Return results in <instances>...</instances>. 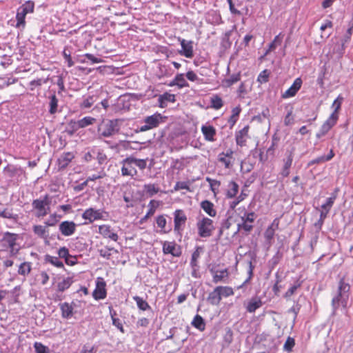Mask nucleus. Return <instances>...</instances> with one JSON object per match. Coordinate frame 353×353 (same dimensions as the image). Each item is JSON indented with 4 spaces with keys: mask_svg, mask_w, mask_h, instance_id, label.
Instances as JSON below:
<instances>
[{
    "mask_svg": "<svg viewBox=\"0 0 353 353\" xmlns=\"http://www.w3.org/2000/svg\"><path fill=\"white\" fill-rule=\"evenodd\" d=\"M217 290L220 292L221 297H228L234 294L232 288L228 286H217Z\"/></svg>",
    "mask_w": 353,
    "mask_h": 353,
    "instance_id": "47",
    "label": "nucleus"
},
{
    "mask_svg": "<svg viewBox=\"0 0 353 353\" xmlns=\"http://www.w3.org/2000/svg\"><path fill=\"white\" fill-rule=\"evenodd\" d=\"M61 218L60 215L52 214L49 216V219L45 222L47 226H54Z\"/></svg>",
    "mask_w": 353,
    "mask_h": 353,
    "instance_id": "57",
    "label": "nucleus"
},
{
    "mask_svg": "<svg viewBox=\"0 0 353 353\" xmlns=\"http://www.w3.org/2000/svg\"><path fill=\"white\" fill-rule=\"evenodd\" d=\"M256 218V214L254 212H245L241 216V223H238V230H243L245 232H250L254 228L253 223Z\"/></svg>",
    "mask_w": 353,
    "mask_h": 353,
    "instance_id": "6",
    "label": "nucleus"
},
{
    "mask_svg": "<svg viewBox=\"0 0 353 353\" xmlns=\"http://www.w3.org/2000/svg\"><path fill=\"white\" fill-rule=\"evenodd\" d=\"M232 32L228 31L226 32L222 37L221 45L225 49L229 48L231 46V41L230 40V37Z\"/></svg>",
    "mask_w": 353,
    "mask_h": 353,
    "instance_id": "49",
    "label": "nucleus"
},
{
    "mask_svg": "<svg viewBox=\"0 0 353 353\" xmlns=\"http://www.w3.org/2000/svg\"><path fill=\"white\" fill-rule=\"evenodd\" d=\"M133 299L135 301L137 307H139V310L145 311L151 309V307L148 303V302L143 300L141 297L139 296H135L133 297Z\"/></svg>",
    "mask_w": 353,
    "mask_h": 353,
    "instance_id": "39",
    "label": "nucleus"
},
{
    "mask_svg": "<svg viewBox=\"0 0 353 353\" xmlns=\"http://www.w3.org/2000/svg\"><path fill=\"white\" fill-rule=\"evenodd\" d=\"M295 345L294 339L291 337H288L284 343L283 349L285 351L290 352L292 351L293 347Z\"/></svg>",
    "mask_w": 353,
    "mask_h": 353,
    "instance_id": "63",
    "label": "nucleus"
},
{
    "mask_svg": "<svg viewBox=\"0 0 353 353\" xmlns=\"http://www.w3.org/2000/svg\"><path fill=\"white\" fill-rule=\"evenodd\" d=\"M163 117L159 113H155L151 116L146 117L144 119V125L139 128L140 132H145L152 128H157L163 122Z\"/></svg>",
    "mask_w": 353,
    "mask_h": 353,
    "instance_id": "7",
    "label": "nucleus"
},
{
    "mask_svg": "<svg viewBox=\"0 0 353 353\" xmlns=\"http://www.w3.org/2000/svg\"><path fill=\"white\" fill-rule=\"evenodd\" d=\"M34 3L32 1H28L22 6H21L17 12L16 19H17V28H23L26 25V16L28 13H32L34 11Z\"/></svg>",
    "mask_w": 353,
    "mask_h": 353,
    "instance_id": "5",
    "label": "nucleus"
},
{
    "mask_svg": "<svg viewBox=\"0 0 353 353\" xmlns=\"http://www.w3.org/2000/svg\"><path fill=\"white\" fill-rule=\"evenodd\" d=\"M119 130L118 120L110 119L103 121L98 126L99 137H110L117 134Z\"/></svg>",
    "mask_w": 353,
    "mask_h": 353,
    "instance_id": "2",
    "label": "nucleus"
},
{
    "mask_svg": "<svg viewBox=\"0 0 353 353\" xmlns=\"http://www.w3.org/2000/svg\"><path fill=\"white\" fill-rule=\"evenodd\" d=\"M350 290V285L345 283L343 279H341L338 286L337 294L332 300V314L333 316L336 315V310L339 306H342L343 308L347 307Z\"/></svg>",
    "mask_w": 353,
    "mask_h": 353,
    "instance_id": "1",
    "label": "nucleus"
},
{
    "mask_svg": "<svg viewBox=\"0 0 353 353\" xmlns=\"http://www.w3.org/2000/svg\"><path fill=\"white\" fill-rule=\"evenodd\" d=\"M206 181L209 183L210 190L216 194L218 192L219 186L221 185V182L216 179H212L210 177L206 178Z\"/></svg>",
    "mask_w": 353,
    "mask_h": 353,
    "instance_id": "48",
    "label": "nucleus"
},
{
    "mask_svg": "<svg viewBox=\"0 0 353 353\" xmlns=\"http://www.w3.org/2000/svg\"><path fill=\"white\" fill-rule=\"evenodd\" d=\"M34 347L36 353H49L48 348L41 343H34Z\"/></svg>",
    "mask_w": 353,
    "mask_h": 353,
    "instance_id": "60",
    "label": "nucleus"
},
{
    "mask_svg": "<svg viewBox=\"0 0 353 353\" xmlns=\"http://www.w3.org/2000/svg\"><path fill=\"white\" fill-rule=\"evenodd\" d=\"M218 160L224 165L225 168H230L232 165V160L231 159L225 157L221 154H219Z\"/></svg>",
    "mask_w": 353,
    "mask_h": 353,
    "instance_id": "58",
    "label": "nucleus"
},
{
    "mask_svg": "<svg viewBox=\"0 0 353 353\" xmlns=\"http://www.w3.org/2000/svg\"><path fill=\"white\" fill-rule=\"evenodd\" d=\"M201 132L205 140L208 141H214L216 135V130L212 125H203Z\"/></svg>",
    "mask_w": 353,
    "mask_h": 353,
    "instance_id": "26",
    "label": "nucleus"
},
{
    "mask_svg": "<svg viewBox=\"0 0 353 353\" xmlns=\"http://www.w3.org/2000/svg\"><path fill=\"white\" fill-rule=\"evenodd\" d=\"M48 99H49L48 112L50 114H54L59 111V99L54 92L48 97Z\"/></svg>",
    "mask_w": 353,
    "mask_h": 353,
    "instance_id": "25",
    "label": "nucleus"
},
{
    "mask_svg": "<svg viewBox=\"0 0 353 353\" xmlns=\"http://www.w3.org/2000/svg\"><path fill=\"white\" fill-rule=\"evenodd\" d=\"M249 126H245L236 134V142L238 145L243 146L245 145L247 137H248Z\"/></svg>",
    "mask_w": 353,
    "mask_h": 353,
    "instance_id": "24",
    "label": "nucleus"
},
{
    "mask_svg": "<svg viewBox=\"0 0 353 353\" xmlns=\"http://www.w3.org/2000/svg\"><path fill=\"white\" fill-rule=\"evenodd\" d=\"M79 129H80V126H79L78 121L71 120L68 124V128L65 132L71 136Z\"/></svg>",
    "mask_w": 353,
    "mask_h": 353,
    "instance_id": "43",
    "label": "nucleus"
},
{
    "mask_svg": "<svg viewBox=\"0 0 353 353\" xmlns=\"http://www.w3.org/2000/svg\"><path fill=\"white\" fill-rule=\"evenodd\" d=\"M59 305L61 311V316L65 319H70L74 314V306L75 305V303L74 302H72L71 303L65 302L61 303Z\"/></svg>",
    "mask_w": 353,
    "mask_h": 353,
    "instance_id": "17",
    "label": "nucleus"
},
{
    "mask_svg": "<svg viewBox=\"0 0 353 353\" xmlns=\"http://www.w3.org/2000/svg\"><path fill=\"white\" fill-rule=\"evenodd\" d=\"M336 196L335 194H333L332 196L327 198L325 203L321 205V209L330 211L336 200Z\"/></svg>",
    "mask_w": 353,
    "mask_h": 353,
    "instance_id": "51",
    "label": "nucleus"
},
{
    "mask_svg": "<svg viewBox=\"0 0 353 353\" xmlns=\"http://www.w3.org/2000/svg\"><path fill=\"white\" fill-rule=\"evenodd\" d=\"M175 81L178 83L177 86L180 88L188 87L189 85L184 78L183 74H177L175 77Z\"/></svg>",
    "mask_w": 353,
    "mask_h": 353,
    "instance_id": "52",
    "label": "nucleus"
},
{
    "mask_svg": "<svg viewBox=\"0 0 353 353\" xmlns=\"http://www.w3.org/2000/svg\"><path fill=\"white\" fill-rule=\"evenodd\" d=\"M192 325L200 331H203L205 328V323L203 319L199 314L196 315L192 322Z\"/></svg>",
    "mask_w": 353,
    "mask_h": 353,
    "instance_id": "36",
    "label": "nucleus"
},
{
    "mask_svg": "<svg viewBox=\"0 0 353 353\" xmlns=\"http://www.w3.org/2000/svg\"><path fill=\"white\" fill-rule=\"evenodd\" d=\"M77 229V224L72 221H62L59 225V230L62 235L70 236L74 234Z\"/></svg>",
    "mask_w": 353,
    "mask_h": 353,
    "instance_id": "12",
    "label": "nucleus"
},
{
    "mask_svg": "<svg viewBox=\"0 0 353 353\" xmlns=\"http://www.w3.org/2000/svg\"><path fill=\"white\" fill-rule=\"evenodd\" d=\"M180 190H187L190 191L189 182L188 181H178L176 183L174 190L178 191Z\"/></svg>",
    "mask_w": 353,
    "mask_h": 353,
    "instance_id": "59",
    "label": "nucleus"
},
{
    "mask_svg": "<svg viewBox=\"0 0 353 353\" xmlns=\"http://www.w3.org/2000/svg\"><path fill=\"white\" fill-rule=\"evenodd\" d=\"M275 233L274 229L272 228H268L265 232H264V237L265 239V241L271 244V241L274 238Z\"/></svg>",
    "mask_w": 353,
    "mask_h": 353,
    "instance_id": "56",
    "label": "nucleus"
},
{
    "mask_svg": "<svg viewBox=\"0 0 353 353\" xmlns=\"http://www.w3.org/2000/svg\"><path fill=\"white\" fill-rule=\"evenodd\" d=\"M158 205H159L158 201H156L154 200H151L148 204L149 210H148V212L146 213V214L145 215V216L143 218V220H145L150 216H152L154 214V212L156 211V208L158 207Z\"/></svg>",
    "mask_w": 353,
    "mask_h": 353,
    "instance_id": "45",
    "label": "nucleus"
},
{
    "mask_svg": "<svg viewBox=\"0 0 353 353\" xmlns=\"http://www.w3.org/2000/svg\"><path fill=\"white\" fill-rule=\"evenodd\" d=\"M97 99L98 97L96 95L88 96V97L84 98L80 104V107L81 108H89L94 103V102L97 101Z\"/></svg>",
    "mask_w": 353,
    "mask_h": 353,
    "instance_id": "38",
    "label": "nucleus"
},
{
    "mask_svg": "<svg viewBox=\"0 0 353 353\" xmlns=\"http://www.w3.org/2000/svg\"><path fill=\"white\" fill-rule=\"evenodd\" d=\"M163 252L165 254H170L173 256L179 257L181 255V250L175 242L165 241L163 243Z\"/></svg>",
    "mask_w": 353,
    "mask_h": 353,
    "instance_id": "13",
    "label": "nucleus"
},
{
    "mask_svg": "<svg viewBox=\"0 0 353 353\" xmlns=\"http://www.w3.org/2000/svg\"><path fill=\"white\" fill-rule=\"evenodd\" d=\"M63 56L65 61L67 63L68 67L70 68L74 65V61L72 60L71 52L67 48H65L63 51Z\"/></svg>",
    "mask_w": 353,
    "mask_h": 353,
    "instance_id": "53",
    "label": "nucleus"
},
{
    "mask_svg": "<svg viewBox=\"0 0 353 353\" xmlns=\"http://www.w3.org/2000/svg\"><path fill=\"white\" fill-rule=\"evenodd\" d=\"M284 164L280 174L283 177H287L290 174V168L293 161V152H289L285 159H283Z\"/></svg>",
    "mask_w": 353,
    "mask_h": 353,
    "instance_id": "22",
    "label": "nucleus"
},
{
    "mask_svg": "<svg viewBox=\"0 0 353 353\" xmlns=\"http://www.w3.org/2000/svg\"><path fill=\"white\" fill-rule=\"evenodd\" d=\"M18 239L19 234H17L6 232L3 234L2 241L10 248V252L12 255L16 254L19 251V248H16V242Z\"/></svg>",
    "mask_w": 353,
    "mask_h": 353,
    "instance_id": "9",
    "label": "nucleus"
},
{
    "mask_svg": "<svg viewBox=\"0 0 353 353\" xmlns=\"http://www.w3.org/2000/svg\"><path fill=\"white\" fill-rule=\"evenodd\" d=\"M109 309H110V314L112 318L113 325L117 327L122 333H124L125 332L124 328H123V324H122L121 320L115 317V316L117 314L116 312L112 309V307H110Z\"/></svg>",
    "mask_w": 353,
    "mask_h": 353,
    "instance_id": "32",
    "label": "nucleus"
},
{
    "mask_svg": "<svg viewBox=\"0 0 353 353\" xmlns=\"http://www.w3.org/2000/svg\"><path fill=\"white\" fill-rule=\"evenodd\" d=\"M211 272L214 274L213 282L215 283L220 282L227 275L226 270L216 272L211 270Z\"/></svg>",
    "mask_w": 353,
    "mask_h": 353,
    "instance_id": "50",
    "label": "nucleus"
},
{
    "mask_svg": "<svg viewBox=\"0 0 353 353\" xmlns=\"http://www.w3.org/2000/svg\"><path fill=\"white\" fill-rule=\"evenodd\" d=\"M302 85V80L301 78H296L292 85L283 94L282 97L284 99L290 98L295 96L296 92L300 90Z\"/></svg>",
    "mask_w": 353,
    "mask_h": 353,
    "instance_id": "15",
    "label": "nucleus"
},
{
    "mask_svg": "<svg viewBox=\"0 0 353 353\" xmlns=\"http://www.w3.org/2000/svg\"><path fill=\"white\" fill-rule=\"evenodd\" d=\"M301 283L299 281H296L293 285H292L288 291L285 292L284 296L285 298H289L292 296L296 291V290L300 288Z\"/></svg>",
    "mask_w": 353,
    "mask_h": 353,
    "instance_id": "55",
    "label": "nucleus"
},
{
    "mask_svg": "<svg viewBox=\"0 0 353 353\" xmlns=\"http://www.w3.org/2000/svg\"><path fill=\"white\" fill-rule=\"evenodd\" d=\"M33 232L36 235L43 239H46L48 236V230L46 227L41 225H34Z\"/></svg>",
    "mask_w": 353,
    "mask_h": 353,
    "instance_id": "33",
    "label": "nucleus"
},
{
    "mask_svg": "<svg viewBox=\"0 0 353 353\" xmlns=\"http://www.w3.org/2000/svg\"><path fill=\"white\" fill-rule=\"evenodd\" d=\"M143 190L148 196H152L159 192V188L154 183H148L143 185Z\"/></svg>",
    "mask_w": 353,
    "mask_h": 353,
    "instance_id": "34",
    "label": "nucleus"
},
{
    "mask_svg": "<svg viewBox=\"0 0 353 353\" xmlns=\"http://www.w3.org/2000/svg\"><path fill=\"white\" fill-rule=\"evenodd\" d=\"M343 101V98L339 95L333 102L332 108H334V112L332 113L338 114V111L341 108V103Z\"/></svg>",
    "mask_w": 353,
    "mask_h": 353,
    "instance_id": "61",
    "label": "nucleus"
},
{
    "mask_svg": "<svg viewBox=\"0 0 353 353\" xmlns=\"http://www.w3.org/2000/svg\"><path fill=\"white\" fill-rule=\"evenodd\" d=\"M4 172L10 178L19 177L23 173V170L21 167L14 165H8L5 168Z\"/></svg>",
    "mask_w": 353,
    "mask_h": 353,
    "instance_id": "21",
    "label": "nucleus"
},
{
    "mask_svg": "<svg viewBox=\"0 0 353 353\" xmlns=\"http://www.w3.org/2000/svg\"><path fill=\"white\" fill-rule=\"evenodd\" d=\"M269 73L267 70H263L258 76L257 81L260 83H264L268 81Z\"/></svg>",
    "mask_w": 353,
    "mask_h": 353,
    "instance_id": "64",
    "label": "nucleus"
},
{
    "mask_svg": "<svg viewBox=\"0 0 353 353\" xmlns=\"http://www.w3.org/2000/svg\"><path fill=\"white\" fill-rule=\"evenodd\" d=\"M244 305L247 312L253 313L262 306L263 302L260 297L254 296L248 300Z\"/></svg>",
    "mask_w": 353,
    "mask_h": 353,
    "instance_id": "16",
    "label": "nucleus"
},
{
    "mask_svg": "<svg viewBox=\"0 0 353 353\" xmlns=\"http://www.w3.org/2000/svg\"><path fill=\"white\" fill-rule=\"evenodd\" d=\"M96 119L92 117H85L83 119L78 121L79 126L80 128H85L88 125H92L96 121Z\"/></svg>",
    "mask_w": 353,
    "mask_h": 353,
    "instance_id": "44",
    "label": "nucleus"
},
{
    "mask_svg": "<svg viewBox=\"0 0 353 353\" xmlns=\"http://www.w3.org/2000/svg\"><path fill=\"white\" fill-rule=\"evenodd\" d=\"M0 216L6 219H15L17 216L16 214H13L12 210L8 209H5L2 211H0Z\"/></svg>",
    "mask_w": 353,
    "mask_h": 353,
    "instance_id": "62",
    "label": "nucleus"
},
{
    "mask_svg": "<svg viewBox=\"0 0 353 353\" xmlns=\"http://www.w3.org/2000/svg\"><path fill=\"white\" fill-rule=\"evenodd\" d=\"M122 167L121 169L122 176H130L134 177L137 175L138 172L135 168L134 157H130L124 159L121 161Z\"/></svg>",
    "mask_w": 353,
    "mask_h": 353,
    "instance_id": "8",
    "label": "nucleus"
},
{
    "mask_svg": "<svg viewBox=\"0 0 353 353\" xmlns=\"http://www.w3.org/2000/svg\"><path fill=\"white\" fill-rule=\"evenodd\" d=\"M58 255L60 258L65 259V263L68 265H74L76 262H70V257H72L69 254V250L65 247H62L58 250Z\"/></svg>",
    "mask_w": 353,
    "mask_h": 353,
    "instance_id": "37",
    "label": "nucleus"
},
{
    "mask_svg": "<svg viewBox=\"0 0 353 353\" xmlns=\"http://www.w3.org/2000/svg\"><path fill=\"white\" fill-rule=\"evenodd\" d=\"M103 211L101 209L95 210L94 208H90L86 209L82 214V218L88 220L89 223H92L97 220L103 219Z\"/></svg>",
    "mask_w": 353,
    "mask_h": 353,
    "instance_id": "10",
    "label": "nucleus"
},
{
    "mask_svg": "<svg viewBox=\"0 0 353 353\" xmlns=\"http://www.w3.org/2000/svg\"><path fill=\"white\" fill-rule=\"evenodd\" d=\"M84 59L81 60V63H86L85 59L90 61L92 63H98L103 61L101 58L96 57L92 54L86 53L83 55Z\"/></svg>",
    "mask_w": 353,
    "mask_h": 353,
    "instance_id": "54",
    "label": "nucleus"
},
{
    "mask_svg": "<svg viewBox=\"0 0 353 353\" xmlns=\"http://www.w3.org/2000/svg\"><path fill=\"white\" fill-rule=\"evenodd\" d=\"M187 220L186 215L184 214L183 211L181 210H176L174 212V230L179 231L181 229V225L185 224Z\"/></svg>",
    "mask_w": 353,
    "mask_h": 353,
    "instance_id": "18",
    "label": "nucleus"
},
{
    "mask_svg": "<svg viewBox=\"0 0 353 353\" xmlns=\"http://www.w3.org/2000/svg\"><path fill=\"white\" fill-rule=\"evenodd\" d=\"M202 251L201 247H197L196 250L192 253L191 261H190V265L194 270V271L196 270V268L198 267V259L200 257L201 252Z\"/></svg>",
    "mask_w": 353,
    "mask_h": 353,
    "instance_id": "31",
    "label": "nucleus"
},
{
    "mask_svg": "<svg viewBox=\"0 0 353 353\" xmlns=\"http://www.w3.org/2000/svg\"><path fill=\"white\" fill-rule=\"evenodd\" d=\"M214 207V204L208 200L203 201L201 203V208L211 217H214L216 214Z\"/></svg>",
    "mask_w": 353,
    "mask_h": 353,
    "instance_id": "27",
    "label": "nucleus"
},
{
    "mask_svg": "<svg viewBox=\"0 0 353 353\" xmlns=\"http://www.w3.org/2000/svg\"><path fill=\"white\" fill-rule=\"evenodd\" d=\"M181 46L182 50L180 54L187 58H192L193 57V45L192 41H186L185 39L181 41Z\"/></svg>",
    "mask_w": 353,
    "mask_h": 353,
    "instance_id": "20",
    "label": "nucleus"
},
{
    "mask_svg": "<svg viewBox=\"0 0 353 353\" xmlns=\"http://www.w3.org/2000/svg\"><path fill=\"white\" fill-rule=\"evenodd\" d=\"M31 270V263L23 262L19 267L18 274L25 276L30 274Z\"/></svg>",
    "mask_w": 353,
    "mask_h": 353,
    "instance_id": "40",
    "label": "nucleus"
},
{
    "mask_svg": "<svg viewBox=\"0 0 353 353\" xmlns=\"http://www.w3.org/2000/svg\"><path fill=\"white\" fill-rule=\"evenodd\" d=\"M45 260L57 268H63L64 266L63 262L57 256H52L47 254L46 255Z\"/></svg>",
    "mask_w": 353,
    "mask_h": 353,
    "instance_id": "46",
    "label": "nucleus"
},
{
    "mask_svg": "<svg viewBox=\"0 0 353 353\" xmlns=\"http://www.w3.org/2000/svg\"><path fill=\"white\" fill-rule=\"evenodd\" d=\"M51 199L48 194H46L43 198L33 200L32 205L34 210L37 211V217L45 216L50 211Z\"/></svg>",
    "mask_w": 353,
    "mask_h": 353,
    "instance_id": "3",
    "label": "nucleus"
},
{
    "mask_svg": "<svg viewBox=\"0 0 353 353\" xmlns=\"http://www.w3.org/2000/svg\"><path fill=\"white\" fill-rule=\"evenodd\" d=\"M198 234L202 238H208L212 235L215 228L213 221L208 217L203 216L196 223Z\"/></svg>",
    "mask_w": 353,
    "mask_h": 353,
    "instance_id": "4",
    "label": "nucleus"
},
{
    "mask_svg": "<svg viewBox=\"0 0 353 353\" xmlns=\"http://www.w3.org/2000/svg\"><path fill=\"white\" fill-rule=\"evenodd\" d=\"M166 101L174 102L175 101V95L169 94V93H165V94L159 96V102L160 107H161V108L165 107L166 105V104H165Z\"/></svg>",
    "mask_w": 353,
    "mask_h": 353,
    "instance_id": "35",
    "label": "nucleus"
},
{
    "mask_svg": "<svg viewBox=\"0 0 353 353\" xmlns=\"http://www.w3.org/2000/svg\"><path fill=\"white\" fill-rule=\"evenodd\" d=\"M210 103L211 107L215 110H219L223 105L222 99L218 95L212 96L210 99Z\"/></svg>",
    "mask_w": 353,
    "mask_h": 353,
    "instance_id": "42",
    "label": "nucleus"
},
{
    "mask_svg": "<svg viewBox=\"0 0 353 353\" xmlns=\"http://www.w3.org/2000/svg\"><path fill=\"white\" fill-rule=\"evenodd\" d=\"M239 192V185L234 181H230L228 185L226 196L228 198H234Z\"/></svg>",
    "mask_w": 353,
    "mask_h": 353,
    "instance_id": "29",
    "label": "nucleus"
},
{
    "mask_svg": "<svg viewBox=\"0 0 353 353\" xmlns=\"http://www.w3.org/2000/svg\"><path fill=\"white\" fill-rule=\"evenodd\" d=\"M207 301L212 305H219V303L221 301V297L220 295V292L217 290L216 287L214 288V290L212 292H211L209 294V295L207 298Z\"/></svg>",
    "mask_w": 353,
    "mask_h": 353,
    "instance_id": "28",
    "label": "nucleus"
},
{
    "mask_svg": "<svg viewBox=\"0 0 353 353\" xmlns=\"http://www.w3.org/2000/svg\"><path fill=\"white\" fill-rule=\"evenodd\" d=\"M93 296L96 300L103 299L106 297L105 283L97 281L95 290L93 292Z\"/></svg>",
    "mask_w": 353,
    "mask_h": 353,
    "instance_id": "19",
    "label": "nucleus"
},
{
    "mask_svg": "<svg viewBox=\"0 0 353 353\" xmlns=\"http://www.w3.org/2000/svg\"><path fill=\"white\" fill-rule=\"evenodd\" d=\"M74 155L72 152H65L58 159V166L59 170H63L69 165L74 159Z\"/></svg>",
    "mask_w": 353,
    "mask_h": 353,
    "instance_id": "23",
    "label": "nucleus"
},
{
    "mask_svg": "<svg viewBox=\"0 0 353 353\" xmlns=\"http://www.w3.org/2000/svg\"><path fill=\"white\" fill-rule=\"evenodd\" d=\"M240 79H241V74H240V73H237V74H232L229 78L223 80V85L225 87H230L234 83L239 81Z\"/></svg>",
    "mask_w": 353,
    "mask_h": 353,
    "instance_id": "41",
    "label": "nucleus"
},
{
    "mask_svg": "<svg viewBox=\"0 0 353 353\" xmlns=\"http://www.w3.org/2000/svg\"><path fill=\"white\" fill-rule=\"evenodd\" d=\"M99 233L105 239H110L114 241L119 239L118 234L113 231V229L109 225H101L99 227Z\"/></svg>",
    "mask_w": 353,
    "mask_h": 353,
    "instance_id": "14",
    "label": "nucleus"
},
{
    "mask_svg": "<svg viewBox=\"0 0 353 353\" xmlns=\"http://www.w3.org/2000/svg\"><path fill=\"white\" fill-rule=\"evenodd\" d=\"M73 283L72 277H67L59 281L57 284V291L63 292L68 290Z\"/></svg>",
    "mask_w": 353,
    "mask_h": 353,
    "instance_id": "30",
    "label": "nucleus"
},
{
    "mask_svg": "<svg viewBox=\"0 0 353 353\" xmlns=\"http://www.w3.org/2000/svg\"><path fill=\"white\" fill-rule=\"evenodd\" d=\"M339 119L338 114L332 113L327 121L322 125L319 132L316 134L317 138L326 134V133L336 123Z\"/></svg>",
    "mask_w": 353,
    "mask_h": 353,
    "instance_id": "11",
    "label": "nucleus"
}]
</instances>
